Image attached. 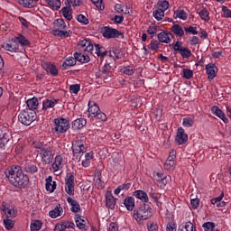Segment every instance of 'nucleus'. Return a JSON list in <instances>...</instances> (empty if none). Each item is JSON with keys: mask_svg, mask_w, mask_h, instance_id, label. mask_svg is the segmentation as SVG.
Listing matches in <instances>:
<instances>
[{"mask_svg": "<svg viewBox=\"0 0 231 231\" xmlns=\"http://www.w3.org/2000/svg\"><path fill=\"white\" fill-rule=\"evenodd\" d=\"M5 177L10 184L15 188H25L28 185L29 178L23 173L20 166L13 165L5 170Z\"/></svg>", "mask_w": 231, "mask_h": 231, "instance_id": "1", "label": "nucleus"}, {"mask_svg": "<svg viewBox=\"0 0 231 231\" xmlns=\"http://www.w3.org/2000/svg\"><path fill=\"white\" fill-rule=\"evenodd\" d=\"M33 147L40 154L43 165H49L53 162L54 153L51 147L43 144L42 143H34Z\"/></svg>", "mask_w": 231, "mask_h": 231, "instance_id": "2", "label": "nucleus"}, {"mask_svg": "<svg viewBox=\"0 0 231 231\" xmlns=\"http://www.w3.org/2000/svg\"><path fill=\"white\" fill-rule=\"evenodd\" d=\"M153 216V209L148 204H143L134 211V217L138 223L147 220Z\"/></svg>", "mask_w": 231, "mask_h": 231, "instance_id": "3", "label": "nucleus"}, {"mask_svg": "<svg viewBox=\"0 0 231 231\" xmlns=\"http://www.w3.org/2000/svg\"><path fill=\"white\" fill-rule=\"evenodd\" d=\"M54 25V35L59 37H69L71 34L70 31L68 30L66 22L62 18H58L52 23Z\"/></svg>", "mask_w": 231, "mask_h": 231, "instance_id": "4", "label": "nucleus"}, {"mask_svg": "<svg viewBox=\"0 0 231 231\" xmlns=\"http://www.w3.org/2000/svg\"><path fill=\"white\" fill-rule=\"evenodd\" d=\"M85 152H86L85 139L76 138L72 142L73 156H76L77 160H80L81 156H83Z\"/></svg>", "mask_w": 231, "mask_h": 231, "instance_id": "5", "label": "nucleus"}, {"mask_svg": "<svg viewBox=\"0 0 231 231\" xmlns=\"http://www.w3.org/2000/svg\"><path fill=\"white\" fill-rule=\"evenodd\" d=\"M36 119L34 110H22L18 116V120L23 125H30Z\"/></svg>", "mask_w": 231, "mask_h": 231, "instance_id": "6", "label": "nucleus"}, {"mask_svg": "<svg viewBox=\"0 0 231 231\" xmlns=\"http://www.w3.org/2000/svg\"><path fill=\"white\" fill-rule=\"evenodd\" d=\"M64 168V159L61 155H56L54 157V162L51 166V171L56 175H60L63 172Z\"/></svg>", "mask_w": 231, "mask_h": 231, "instance_id": "7", "label": "nucleus"}, {"mask_svg": "<svg viewBox=\"0 0 231 231\" xmlns=\"http://www.w3.org/2000/svg\"><path fill=\"white\" fill-rule=\"evenodd\" d=\"M65 192L69 196L75 195V176L72 173L67 174L65 178Z\"/></svg>", "mask_w": 231, "mask_h": 231, "instance_id": "8", "label": "nucleus"}, {"mask_svg": "<svg viewBox=\"0 0 231 231\" xmlns=\"http://www.w3.org/2000/svg\"><path fill=\"white\" fill-rule=\"evenodd\" d=\"M176 158H177V152L175 150H171L169 152V156L167 157L163 168L166 171H174L176 167Z\"/></svg>", "mask_w": 231, "mask_h": 231, "instance_id": "9", "label": "nucleus"}, {"mask_svg": "<svg viewBox=\"0 0 231 231\" xmlns=\"http://www.w3.org/2000/svg\"><path fill=\"white\" fill-rule=\"evenodd\" d=\"M69 128V122L63 118L54 119V130L58 134L66 133Z\"/></svg>", "mask_w": 231, "mask_h": 231, "instance_id": "10", "label": "nucleus"}, {"mask_svg": "<svg viewBox=\"0 0 231 231\" xmlns=\"http://www.w3.org/2000/svg\"><path fill=\"white\" fill-rule=\"evenodd\" d=\"M0 209L2 211V215L6 218L14 217L17 215V211L14 208L10 207V204H7L6 202H2Z\"/></svg>", "mask_w": 231, "mask_h": 231, "instance_id": "11", "label": "nucleus"}, {"mask_svg": "<svg viewBox=\"0 0 231 231\" xmlns=\"http://www.w3.org/2000/svg\"><path fill=\"white\" fill-rule=\"evenodd\" d=\"M217 71L218 69L215 63H208L206 65V74L208 80H213L216 78Z\"/></svg>", "mask_w": 231, "mask_h": 231, "instance_id": "12", "label": "nucleus"}, {"mask_svg": "<svg viewBox=\"0 0 231 231\" xmlns=\"http://www.w3.org/2000/svg\"><path fill=\"white\" fill-rule=\"evenodd\" d=\"M79 47L80 51L94 54V52H93L94 51V45L91 43L90 41H88V40L81 41Z\"/></svg>", "mask_w": 231, "mask_h": 231, "instance_id": "13", "label": "nucleus"}, {"mask_svg": "<svg viewBox=\"0 0 231 231\" xmlns=\"http://www.w3.org/2000/svg\"><path fill=\"white\" fill-rule=\"evenodd\" d=\"M42 68L52 77H57L59 75V69L57 66L51 62H43Z\"/></svg>", "mask_w": 231, "mask_h": 231, "instance_id": "14", "label": "nucleus"}, {"mask_svg": "<svg viewBox=\"0 0 231 231\" xmlns=\"http://www.w3.org/2000/svg\"><path fill=\"white\" fill-rule=\"evenodd\" d=\"M103 36L106 39H113L119 37L122 33L116 29L105 27L102 31Z\"/></svg>", "mask_w": 231, "mask_h": 231, "instance_id": "15", "label": "nucleus"}, {"mask_svg": "<svg viewBox=\"0 0 231 231\" xmlns=\"http://www.w3.org/2000/svg\"><path fill=\"white\" fill-rule=\"evenodd\" d=\"M189 140V135L185 134V130L182 127L178 128V132L175 137V141L179 144H183Z\"/></svg>", "mask_w": 231, "mask_h": 231, "instance_id": "16", "label": "nucleus"}, {"mask_svg": "<svg viewBox=\"0 0 231 231\" xmlns=\"http://www.w3.org/2000/svg\"><path fill=\"white\" fill-rule=\"evenodd\" d=\"M88 106V116L93 118L97 117V116L100 111L98 104H97V102L95 101H89Z\"/></svg>", "mask_w": 231, "mask_h": 231, "instance_id": "17", "label": "nucleus"}, {"mask_svg": "<svg viewBox=\"0 0 231 231\" xmlns=\"http://www.w3.org/2000/svg\"><path fill=\"white\" fill-rule=\"evenodd\" d=\"M67 203L70 206V211L72 213H79L81 211L80 204L75 199H71V197H68Z\"/></svg>", "mask_w": 231, "mask_h": 231, "instance_id": "18", "label": "nucleus"}, {"mask_svg": "<svg viewBox=\"0 0 231 231\" xmlns=\"http://www.w3.org/2000/svg\"><path fill=\"white\" fill-rule=\"evenodd\" d=\"M2 47L5 51H9L11 52H16V51H19V50H20L19 44L17 43L15 38L14 40H12L9 43H4L2 45Z\"/></svg>", "mask_w": 231, "mask_h": 231, "instance_id": "19", "label": "nucleus"}, {"mask_svg": "<svg viewBox=\"0 0 231 231\" xmlns=\"http://www.w3.org/2000/svg\"><path fill=\"white\" fill-rule=\"evenodd\" d=\"M211 112L213 115L220 118L225 124H228L229 120L226 118V114H224L217 106H211Z\"/></svg>", "mask_w": 231, "mask_h": 231, "instance_id": "20", "label": "nucleus"}, {"mask_svg": "<svg viewBox=\"0 0 231 231\" xmlns=\"http://www.w3.org/2000/svg\"><path fill=\"white\" fill-rule=\"evenodd\" d=\"M75 223L77 227H79L81 231H87L88 226H87V220L86 217L82 216H75Z\"/></svg>", "mask_w": 231, "mask_h": 231, "instance_id": "21", "label": "nucleus"}, {"mask_svg": "<svg viewBox=\"0 0 231 231\" xmlns=\"http://www.w3.org/2000/svg\"><path fill=\"white\" fill-rule=\"evenodd\" d=\"M75 224L70 221H62L54 226V231H65L68 228H74Z\"/></svg>", "mask_w": 231, "mask_h": 231, "instance_id": "22", "label": "nucleus"}, {"mask_svg": "<svg viewBox=\"0 0 231 231\" xmlns=\"http://www.w3.org/2000/svg\"><path fill=\"white\" fill-rule=\"evenodd\" d=\"M58 104V100L55 98H46L42 102V110L53 108Z\"/></svg>", "mask_w": 231, "mask_h": 231, "instance_id": "23", "label": "nucleus"}, {"mask_svg": "<svg viewBox=\"0 0 231 231\" xmlns=\"http://www.w3.org/2000/svg\"><path fill=\"white\" fill-rule=\"evenodd\" d=\"M173 19L187 21L189 19V14L183 9H177L173 13Z\"/></svg>", "mask_w": 231, "mask_h": 231, "instance_id": "24", "label": "nucleus"}, {"mask_svg": "<svg viewBox=\"0 0 231 231\" xmlns=\"http://www.w3.org/2000/svg\"><path fill=\"white\" fill-rule=\"evenodd\" d=\"M95 158L93 152H88L85 154V159L82 160L81 164L84 168H88Z\"/></svg>", "mask_w": 231, "mask_h": 231, "instance_id": "25", "label": "nucleus"}, {"mask_svg": "<svg viewBox=\"0 0 231 231\" xmlns=\"http://www.w3.org/2000/svg\"><path fill=\"white\" fill-rule=\"evenodd\" d=\"M57 189V183L52 180V176H49L46 179V190L50 193H53Z\"/></svg>", "mask_w": 231, "mask_h": 231, "instance_id": "26", "label": "nucleus"}, {"mask_svg": "<svg viewBox=\"0 0 231 231\" xmlns=\"http://www.w3.org/2000/svg\"><path fill=\"white\" fill-rule=\"evenodd\" d=\"M134 196L144 203L149 201V196L144 190L137 189L134 192Z\"/></svg>", "mask_w": 231, "mask_h": 231, "instance_id": "27", "label": "nucleus"}, {"mask_svg": "<svg viewBox=\"0 0 231 231\" xmlns=\"http://www.w3.org/2000/svg\"><path fill=\"white\" fill-rule=\"evenodd\" d=\"M106 205L110 209H113L116 206V199L111 193V191H107L106 193Z\"/></svg>", "mask_w": 231, "mask_h": 231, "instance_id": "28", "label": "nucleus"}, {"mask_svg": "<svg viewBox=\"0 0 231 231\" xmlns=\"http://www.w3.org/2000/svg\"><path fill=\"white\" fill-rule=\"evenodd\" d=\"M0 140L5 143L6 146L8 142L12 140V133L6 130H0Z\"/></svg>", "mask_w": 231, "mask_h": 231, "instance_id": "29", "label": "nucleus"}, {"mask_svg": "<svg viewBox=\"0 0 231 231\" xmlns=\"http://www.w3.org/2000/svg\"><path fill=\"white\" fill-rule=\"evenodd\" d=\"M51 218H57L59 217H61L63 215V208L60 207V204H58L54 209L51 210L49 213Z\"/></svg>", "mask_w": 231, "mask_h": 231, "instance_id": "30", "label": "nucleus"}, {"mask_svg": "<svg viewBox=\"0 0 231 231\" xmlns=\"http://www.w3.org/2000/svg\"><path fill=\"white\" fill-rule=\"evenodd\" d=\"M77 59L76 57H68L65 61L62 62V68L64 69H69L71 66H76Z\"/></svg>", "mask_w": 231, "mask_h": 231, "instance_id": "31", "label": "nucleus"}, {"mask_svg": "<svg viewBox=\"0 0 231 231\" xmlns=\"http://www.w3.org/2000/svg\"><path fill=\"white\" fill-rule=\"evenodd\" d=\"M87 120L84 118H79L72 122V129L79 130L82 129L85 125H87Z\"/></svg>", "mask_w": 231, "mask_h": 231, "instance_id": "32", "label": "nucleus"}, {"mask_svg": "<svg viewBox=\"0 0 231 231\" xmlns=\"http://www.w3.org/2000/svg\"><path fill=\"white\" fill-rule=\"evenodd\" d=\"M124 205L129 211H133L135 207V200L134 197H126L124 201Z\"/></svg>", "mask_w": 231, "mask_h": 231, "instance_id": "33", "label": "nucleus"}, {"mask_svg": "<svg viewBox=\"0 0 231 231\" xmlns=\"http://www.w3.org/2000/svg\"><path fill=\"white\" fill-rule=\"evenodd\" d=\"M171 32L178 37H182L185 34V31L180 23H174Z\"/></svg>", "mask_w": 231, "mask_h": 231, "instance_id": "34", "label": "nucleus"}, {"mask_svg": "<svg viewBox=\"0 0 231 231\" xmlns=\"http://www.w3.org/2000/svg\"><path fill=\"white\" fill-rule=\"evenodd\" d=\"M61 14H62V16L68 21H71L73 19L71 7H69V6L62 7Z\"/></svg>", "mask_w": 231, "mask_h": 231, "instance_id": "35", "label": "nucleus"}, {"mask_svg": "<svg viewBox=\"0 0 231 231\" xmlns=\"http://www.w3.org/2000/svg\"><path fill=\"white\" fill-rule=\"evenodd\" d=\"M198 14L199 15L200 19L205 23H208V21L210 20L209 11L207 8H203L199 11Z\"/></svg>", "mask_w": 231, "mask_h": 231, "instance_id": "36", "label": "nucleus"}, {"mask_svg": "<svg viewBox=\"0 0 231 231\" xmlns=\"http://www.w3.org/2000/svg\"><path fill=\"white\" fill-rule=\"evenodd\" d=\"M171 34L162 32H160L157 37L159 42H161L171 43Z\"/></svg>", "mask_w": 231, "mask_h": 231, "instance_id": "37", "label": "nucleus"}, {"mask_svg": "<svg viewBox=\"0 0 231 231\" xmlns=\"http://www.w3.org/2000/svg\"><path fill=\"white\" fill-rule=\"evenodd\" d=\"M26 104L29 107V110L33 111L38 107L39 101H38L37 97H32V98L28 99Z\"/></svg>", "mask_w": 231, "mask_h": 231, "instance_id": "38", "label": "nucleus"}, {"mask_svg": "<svg viewBox=\"0 0 231 231\" xmlns=\"http://www.w3.org/2000/svg\"><path fill=\"white\" fill-rule=\"evenodd\" d=\"M154 179L157 182H161L162 185H161V187H164L167 184L166 180V176L162 173V172H156L154 175Z\"/></svg>", "mask_w": 231, "mask_h": 231, "instance_id": "39", "label": "nucleus"}, {"mask_svg": "<svg viewBox=\"0 0 231 231\" xmlns=\"http://www.w3.org/2000/svg\"><path fill=\"white\" fill-rule=\"evenodd\" d=\"M74 57H76L77 60L80 61L82 64H86V62L90 61V57L88 55H86V54L75 53Z\"/></svg>", "mask_w": 231, "mask_h": 231, "instance_id": "40", "label": "nucleus"}, {"mask_svg": "<svg viewBox=\"0 0 231 231\" xmlns=\"http://www.w3.org/2000/svg\"><path fill=\"white\" fill-rule=\"evenodd\" d=\"M152 16L156 21L160 22L164 18L165 12L157 8L152 12Z\"/></svg>", "mask_w": 231, "mask_h": 231, "instance_id": "41", "label": "nucleus"}, {"mask_svg": "<svg viewBox=\"0 0 231 231\" xmlns=\"http://www.w3.org/2000/svg\"><path fill=\"white\" fill-rule=\"evenodd\" d=\"M157 5H158V8H157L158 10H161L163 13H165L170 7V3L167 0H160Z\"/></svg>", "mask_w": 231, "mask_h": 231, "instance_id": "42", "label": "nucleus"}, {"mask_svg": "<svg viewBox=\"0 0 231 231\" xmlns=\"http://www.w3.org/2000/svg\"><path fill=\"white\" fill-rule=\"evenodd\" d=\"M46 3L52 8L53 10H59L61 6L60 0H46Z\"/></svg>", "mask_w": 231, "mask_h": 231, "instance_id": "43", "label": "nucleus"}, {"mask_svg": "<svg viewBox=\"0 0 231 231\" xmlns=\"http://www.w3.org/2000/svg\"><path fill=\"white\" fill-rule=\"evenodd\" d=\"M42 227V222L40 220H33L31 223V231H39Z\"/></svg>", "mask_w": 231, "mask_h": 231, "instance_id": "44", "label": "nucleus"}, {"mask_svg": "<svg viewBox=\"0 0 231 231\" xmlns=\"http://www.w3.org/2000/svg\"><path fill=\"white\" fill-rule=\"evenodd\" d=\"M195 121H194V118L192 117L187 116L182 119V125L187 128L192 127Z\"/></svg>", "mask_w": 231, "mask_h": 231, "instance_id": "45", "label": "nucleus"}, {"mask_svg": "<svg viewBox=\"0 0 231 231\" xmlns=\"http://www.w3.org/2000/svg\"><path fill=\"white\" fill-rule=\"evenodd\" d=\"M148 194L150 198L156 202H158V200L161 199V193L157 192L153 188L150 189V190L148 191Z\"/></svg>", "mask_w": 231, "mask_h": 231, "instance_id": "46", "label": "nucleus"}, {"mask_svg": "<svg viewBox=\"0 0 231 231\" xmlns=\"http://www.w3.org/2000/svg\"><path fill=\"white\" fill-rule=\"evenodd\" d=\"M182 78L186 80H190L193 78V71L190 69H182Z\"/></svg>", "mask_w": 231, "mask_h": 231, "instance_id": "47", "label": "nucleus"}, {"mask_svg": "<svg viewBox=\"0 0 231 231\" xmlns=\"http://www.w3.org/2000/svg\"><path fill=\"white\" fill-rule=\"evenodd\" d=\"M95 50V53L97 57L104 58V56L106 55V51L104 47L100 46V44H96Z\"/></svg>", "mask_w": 231, "mask_h": 231, "instance_id": "48", "label": "nucleus"}, {"mask_svg": "<svg viewBox=\"0 0 231 231\" xmlns=\"http://www.w3.org/2000/svg\"><path fill=\"white\" fill-rule=\"evenodd\" d=\"M109 54L112 58L117 59V60L123 58V56H124L123 51L119 49H113L109 52Z\"/></svg>", "mask_w": 231, "mask_h": 231, "instance_id": "49", "label": "nucleus"}, {"mask_svg": "<svg viewBox=\"0 0 231 231\" xmlns=\"http://www.w3.org/2000/svg\"><path fill=\"white\" fill-rule=\"evenodd\" d=\"M158 32V27L152 23L150 25L147 29V33L150 35L151 38H153L156 36Z\"/></svg>", "mask_w": 231, "mask_h": 231, "instance_id": "50", "label": "nucleus"}, {"mask_svg": "<svg viewBox=\"0 0 231 231\" xmlns=\"http://www.w3.org/2000/svg\"><path fill=\"white\" fill-rule=\"evenodd\" d=\"M180 54L183 59H189L192 56V51L188 48L180 49Z\"/></svg>", "mask_w": 231, "mask_h": 231, "instance_id": "51", "label": "nucleus"}, {"mask_svg": "<svg viewBox=\"0 0 231 231\" xmlns=\"http://www.w3.org/2000/svg\"><path fill=\"white\" fill-rule=\"evenodd\" d=\"M15 41L17 42V43L19 44V48L20 46H27V45H30V42L29 41H27L25 39V37L22 36V35H19L18 37L14 38Z\"/></svg>", "mask_w": 231, "mask_h": 231, "instance_id": "52", "label": "nucleus"}, {"mask_svg": "<svg viewBox=\"0 0 231 231\" xmlns=\"http://www.w3.org/2000/svg\"><path fill=\"white\" fill-rule=\"evenodd\" d=\"M77 21L84 25H88L89 23V20L88 18H87L86 15H84L83 14H79L77 15Z\"/></svg>", "mask_w": 231, "mask_h": 231, "instance_id": "53", "label": "nucleus"}, {"mask_svg": "<svg viewBox=\"0 0 231 231\" xmlns=\"http://www.w3.org/2000/svg\"><path fill=\"white\" fill-rule=\"evenodd\" d=\"M180 231H194L193 230V224L191 222H187L184 225H181L179 227Z\"/></svg>", "mask_w": 231, "mask_h": 231, "instance_id": "54", "label": "nucleus"}, {"mask_svg": "<svg viewBox=\"0 0 231 231\" xmlns=\"http://www.w3.org/2000/svg\"><path fill=\"white\" fill-rule=\"evenodd\" d=\"M120 72L122 74H125L126 76H132L134 74V69H131L130 67H122L120 69Z\"/></svg>", "mask_w": 231, "mask_h": 231, "instance_id": "55", "label": "nucleus"}, {"mask_svg": "<svg viewBox=\"0 0 231 231\" xmlns=\"http://www.w3.org/2000/svg\"><path fill=\"white\" fill-rule=\"evenodd\" d=\"M69 90L70 93L74 95H78L80 91V85L79 84H73L69 87Z\"/></svg>", "mask_w": 231, "mask_h": 231, "instance_id": "56", "label": "nucleus"}, {"mask_svg": "<svg viewBox=\"0 0 231 231\" xmlns=\"http://www.w3.org/2000/svg\"><path fill=\"white\" fill-rule=\"evenodd\" d=\"M4 226L5 229L12 230V228H14V222L12 219L6 218L4 219Z\"/></svg>", "mask_w": 231, "mask_h": 231, "instance_id": "57", "label": "nucleus"}, {"mask_svg": "<svg viewBox=\"0 0 231 231\" xmlns=\"http://www.w3.org/2000/svg\"><path fill=\"white\" fill-rule=\"evenodd\" d=\"M222 12H223L222 17L231 18V10L227 6L223 5L222 6Z\"/></svg>", "mask_w": 231, "mask_h": 231, "instance_id": "58", "label": "nucleus"}, {"mask_svg": "<svg viewBox=\"0 0 231 231\" xmlns=\"http://www.w3.org/2000/svg\"><path fill=\"white\" fill-rule=\"evenodd\" d=\"M147 229L148 231H158L159 230V226L156 223H149L147 224Z\"/></svg>", "mask_w": 231, "mask_h": 231, "instance_id": "59", "label": "nucleus"}, {"mask_svg": "<svg viewBox=\"0 0 231 231\" xmlns=\"http://www.w3.org/2000/svg\"><path fill=\"white\" fill-rule=\"evenodd\" d=\"M203 227H204L205 231H213L215 225H214V223L208 222L203 225Z\"/></svg>", "mask_w": 231, "mask_h": 231, "instance_id": "60", "label": "nucleus"}, {"mask_svg": "<svg viewBox=\"0 0 231 231\" xmlns=\"http://www.w3.org/2000/svg\"><path fill=\"white\" fill-rule=\"evenodd\" d=\"M186 33H191L193 35H197L199 32L197 31L196 27L189 26L188 28H185Z\"/></svg>", "mask_w": 231, "mask_h": 231, "instance_id": "61", "label": "nucleus"}, {"mask_svg": "<svg viewBox=\"0 0 231 231\" xmlns=\"http://www.w3.org/2000/svg\"><path fill=\"white\" fill-rule=\"evenodd\" d=\"M190 204L192 208L197 209L199 207V199H191Z\"/></svg>", "mask_w": 231, "mask_h": 231, "instance_id": "62", "label": "nucleus"}, {"mask_svg": "<svg viewBox=\"0 0 231 231\" xmlns=\"http://www.w3.org/2000/svg\"><path fill=\"white\" fill-rule=\"evenodd\" d=\"M166 231H177V225L169 223L166 225Z\"/></svg>", "mask_w": 231, "mask_h": 231, "instance_id": "63", "label": "nucleus"}, {"mask_svg": "<svg viewBox=\"0 0 231 231\" xmlns=\"http://www.w3.org/2000/svg\"><path fill=\"white\" fill-rule=\"evenodd\" d=\"M107 231H119L117 224L110 223Z\"/></svg>", "mask_w": 231, "mask_h": 231, "instance_id": "64", "label": "nucleus"}]
</instances>
